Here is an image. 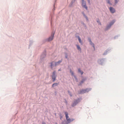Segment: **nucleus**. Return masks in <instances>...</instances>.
<instances>
[{"label": "nucleus", "mask_w": 124, "mask_h": 124, "mask_svg": "<svg viewBox=\"0 0 124 124\" xmlns=\"http://www.w3.org/2000/svg\"><path fill=\"white\" fill-rule=\"evenodd\" d=\"M60 119L61 120L62 118V116L61 114H60Z\"/></svg>", "instance_id": "19"}, {"label": "nucleus", "mask_w": 124, "mask_h": 124, "mask_svg": "<svg viewBox=\"0 0 124 124\" xmlns=\"http://www.w3.org/2000/svg\"><path fill=\"white\" fill-rule=\"evenodd\" d=\"M55 71H54L53 73V75L52 76V78L53 80V81H54L55 80L56 76H55Z\"/></svg>", "instance_id": "6"}, {"label": "nucleus", "mask_w": 124, "mask_h": 124, "mask_svg": "<svg viewBox=\"0 0 124 124\" xmlns=\"http://www.w3.org/2000/svg\"><path fill=\"white\" fill-rule=\"evenodd\" d=\"M80 100L79 99L75 100L72 106L74 107L77 104L80 102Z\"/></svg>", "instance_id": "3"}, {"label": "nucleus", "mask_w": 124, "mask_h": 124, "mask_svg": "<svg viewBox=\"0 0 124 124\" xmlns=\"http://www.w3.org/2000/svg\"><path fill=\"white\" fill-rule=\"evenodd\" d=\"M109 9L110 12L112 13H114L115 12V9L112 7H110L109 8Z\"/></svg>", "instance_id": "7"}, {"label": "nucleus", "mask_w": 124, "mask_h": 124, "mask_svg": "<svg viewBox=\"0 0 124 124\" xmlns=\"http://www.w3.org/2000/svg\"><path fill=\"white\" fill-rule=\"evenodd\" d=\"M42 124H46L45 122H43L42 123Z\"/></svg>", "instance_id": "24"}, {"label": "nucleus", "mask_w": 124, "mask_h": 124, "mask_svg": "<svg viewBox=\"0 0 124 124\" xmlns=\"http://www.w3.org/2000/svg\"><path fill=\"white\" fill-rule=\"evenodd\" d=\"M107 2L109 4H110L111 5H112V4L110 2V0H107Z\"/></svg>", "instance_id": "17"}, {"label": "nucleus", "mask_w": 124, "mask_h": 124, "mask_svg": "<svg viewBox=\"0 0 124 124\" xmlns=\"http://www.w3.org/2000/svg\"><path fill=\"white\" fill-rule=\"evenodd\" d=\"M67 120L68 123H70L71 122L73 121V120H74V119H70L69 118H67V119H66Z\"/></svg>", "instance_id": "8"}, {"label": "nucleus", "mask_w": 124, "mask_h": 124, "mask_svg": "<svg viewBox=\"0 0 124 124\" xmlns=\"http://www.w3.org/2000/svg\"><path fill=\"white\" fill-rule=\"evenodd\" d=\"M77 37L78 38V39L79 40V41L80 43L81 44H82V41L81 40V38H80L79 36H77Z\"/></svg>", "instance_id": "10"}, {"label": "nucleus", "mask_w": 124, "mask_h": 124, "mask_svg": "<svg viewBox=\"0 0 124 124\" xmlns=\"http://www.w3.org/2000/svg\"><path fill=\"white\" fill-rule=\"evenodd\" d=\"M55 124H57L56 123Z\"/></svg>", "instance_id": "29"}, {"label": "nucleus", "mask_w": 124, "mask_h": 124, "mask_svg": "<svg viewBox=\"0 0 124 124\" xmlns=\"http://www.w3.org/2000/svg\"><path fill=\"white\" fill-rule=\"evenodd\" d=\"M115 1V3H117L118 2V0H114Z\"/></svg>", "instance_id": "21"}, {"label": "nucleus", "mask_w": 124, "mask_h": 124, "mask_svg": "<svg viewBox=\"0 0 124 124\" xmlns=\"http://www.w3.org/2000/svg\"><path fill=\"white\" fill-rule=\"evenodd\" d=\"M76 46H77V48L78 50L80 51H81V49L80 46L78 45H76Z\"/></svg>", "instance_id": "14"}, {"label": "nucleus", "mask_w": 124, "mask_h": 124, "mask_svg": "<svg viewBox=\"0 0 124 124\" xmlns=\"http://www.w3.org/2000/svg\"><path fill=\"white\" fill-rule=\"evenodd\" d=\"M88 40L89 41V42L90 43V44L93 46V47L94 48V44L92 43V41H91V39L89 38L88 39Z\"/></svg>", "instance_id": "11"}, {"label": "nucleus", "mask_w": 124, "mask_h": 124, "mask_svg": "<svg viewBox=\"0 0 124 124\" xmlns=\"http://www.w3.org/2000/svg\"><path fill=\"white\" fill-rule=\"evenodd\" d=\"M52 63L53 62H52L51 63V68H52V66H53Z\"/></svg>", "instance_id": "22"}, {"label": "nucleus", "mask_w": 124, "mask_h": 124, "mask_svg": "<svg viewBox=\"0 0 124 124\" xmlns=\"http://www.w3.org/2000/svg\"><path fill=\"white\" fill-rule=\"evenodd\" d=\"M65 58H67V54H66V55H65Z\"/></svg>", "instance_id": "23"}, {"label": "nucleus", "mask_w": 124, "mask_h": 124, "mask_svg": "<svg viewBox=\"0 0 124 124\" xmlns=\"http://www.w3.org/2000/svg\"><path fill=\"white\" fill-rule=\"evenodd\" d=\"M44 56H45V54H44Z\"/></svg>", "instance_id": "28"}, {"label": "nucleus", "mask_w": 124, "mask_h": 124, "mask_svg": "<svg viewBox=\"0 0 124 124\" xmlns=\"http://www.w3.org/2000/svg\"><path fill=\"white\" fill-rule=\"evenodd\" d=\"M68 123L66 121H63L62 123V124H68Z\"/></svg>", "instance_id": "13"}, {"label": "nucleus", "mask_w": 124, "mask_h": 124, "mask_svg": "<svg viewBox=\"0 0 124 124\" xmlns=\"http://www.w3.org/2000/svg\"><path fill=\"white\" fill-rule=\"evenodd\" d=\"M68 93L70 94V96H72V94H71V93H70V91H68Z\"/></svg>", "instance_id": "20"}, {"label": "nucleus", "mask_w": 124, "mask_h": 124, "mask_svg": "<svg viewBox=\"0 0 124 124\" xmlns=\"http://www.w3.org/2000/svg\"><path fill=\"white\" fill-rule=\"evenodd\" d=\"M58 85V84L57 83H55L53 84L52 86V87H54V86H56L57 85Z\"/></svg>", "instance_id": "15"}, {"label": "nucleus", "mask_w": 124, "mask_h": 124, "mask_svg": "<svg viewBox=\"0 0 124 124\" xmlns=\"http://www.w3.org/2000/svg\"><path fill=\"white\" fill-rule=\"evenodd\" d=\"M115 20H113L112 21L110 22L109 25L107 26V29H108L110 28L111 25H112L115 22Z\"/></svg>", "instance_id": "5"}, {"label": "nucleus", "mask_w": 124, "mask_h": 124, "mask_svg": "<svg viewBox=\"0 0 124 124\" xmlns=\"http://www.w3.org/2000/svg\"><path fill=\"white\" fill-rule=\"evenodd\" d=\"M83 82H82H82H81V83H83Z\"/></svg>", "instance_id": "27"}, {"label": "nucleus", "mask_w": 124, "mask_h": 124, "mask_svg": "<svg viewBox=\"0 0 124 124\" xmlns=\"http://www.w3.org/2000/svg\"><path fill=\"white\" fill-rule=\"evenodd\" d=\"M90 89H82L80 91V93H84L87 92H88L90 91Z\"/></svg>", "instance_id": "1"}, {"label": "nucleus", "mask_w": 124, "mask_h": 124, "mask_svg": "<svg viewBox=\"0 0 124 124\" xmlns=\"http://www.w3.org/2000/svg\"><path fill=\"white\" fill-rule=\"evenodd\" d=\"M62 61V60H61L59 61L58 62L55 63V65H57L58 64H59Z\"/></svg>", "instance_id": "12"}, {"label": "nucleus", "mask_w": 124, "mask_h": 124, "mask_svg": "<svg viewBox=\"0 0 124 124\" xmlns=\"http://www.w3.org/2000/svg\"><path fill=\"white\" fill-rule=\"evenodd\" d=\"M82 5L83 7L85 8L86 10L87 9V7L85 5V2L83 0H82Z\"/></svg>", "instance_id": "4"}, {"label": "nucleus", "mask_w": 124, "mask_h": 124, "mask_svg": "<svg viewBox=\"0 0 124 124\" xmlns=\"http://www.w3.org/2000/svg\"><path fill=\"white\" fill-rule=\"evenodd\" d=\"M61 69H59V70H58V71H61Z\"/></svg>", "instance_id": "26"}, {"label": "nucleus", "mask_w": 124, "mask_h": 124, "mask_svg": "<svg viewBox=\"0 0 124 124\" xmlns=\"http://www.w3.org/2000/svg\"><path fill=\"white\" fill-rule=\"evenodd\" d=\"M78 71L79 72L81 73V75H82L83 73V72L80 69H78Z\"/></svg>", "instance_id": "16"}, {"label": "nucleus", "mask_w": 124, "mask_h": 124, "mask_svg": "<svg viewBox=\"0 0 124 124\" xmlns=\"http://www.w3.org/2000/svg\"><path fill=\"white\" fill-rule=\"evenodd\" d=\"M70 73H71L72 75H73L74 74V73L71 70H70Z\"/></svg>", "instance_id": "18"}, {"label": "nucleus", "mask_w": 124, "mask_h": 124, "mask_svg": "<svg viewBox=\"0 0 124 124\" xmlns=\"http://www.w3.org/2000/svg\"><path fill=\"white\" fill-rule=\"evenodd\" d=\"M87 0L88 1V2L89 3L90 2L89 0Z\"/></svg>", "instance_id": "25"}, {"label": "nucleus", "mask_w": 124, "mask_h": 124, "mask_svg": "<svg viewBox=\"0 0 124 124\" xmlns=\"http://www.w3.org/2000/svg\"><path fill=\"white\" fill-rule=\"evenodd\" d=\"M54 33V32L51 34V36L48 39V41H50L53 39Z\"/></svg>", "instance_id": "2"}, {"label": "nucleus", "mask_w": 124, "mask_h": 124, "mask_svg": "<svg viewBox=\"0 0 124 124\" xmlns=\"http://www.w3.org/2000/svg\"><path fill=\"white\" fill-rule=\"evenodd\" d=\"M64 113L65 115L66 119H67V118H69V117L68 116V114L67 112H65Z\"/></svg>", "instance_id": "9"}]
</instances>
